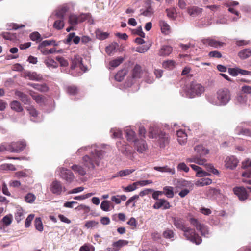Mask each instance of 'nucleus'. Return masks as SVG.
<instances>
[{"mask_svg":"<svg viewBox=\"0 0 251 251\" xmlns=\"http://www.w3.org/2000/svg\"><path fill=\"white\" fill-rule=\"evenodd\" d=\"M27 85L42 92H47L49 89L48 87L46 84H40L29 83Z\"/></svg>","mask_w":251,"mask_h":251,"instance_id":"obj_32","label":"nucleus"},{"mask_svg":"<svg viewBox=\"0 0 251 251\" xmlns=\"http://www.w3.org/2000/svg\"><path fill=\"white\" fill-rule=\"evenodd\" d=\"M159 26L162 33L168 35L171 32V28L168 24L164 20L159 22Z\"/></svg>","mask_w":251,"mask_h":251,"instance_id":"obj_28","label":"nucleus"},{"mask_svg":"<svg viewBox=\"0 0 251 251\" xmlns=\"http://www.w3.org/2000/svg\"><path fill=\"white\" fill-rule=\"evenodd\" d=\"M212 182V180L210 178L203 177L196 182V185L198 186H204L206 185H209Z\"/></svg>","mask_w":251,"mask_h":251,"instance_id":"obj_36","label":"nucleus"},{"mask_svg":"<svg viewBox=\"0 0 251 251\" xmlns=\"http://www.w3.org/2000/svg\"><path fill=\"white\" fill-rule=\"evenodd\" d=\"M44 63L49 69H56L58 67L57 62L50 57H47L44 60Z\"/></svg>","mask_w":251,"mask_h":251,"instance_id":"obj_31","label":"nucleus"},{"mask_svg":"<svg viewBox=\"0 0 251 251\" xmlns=\"http://www.w3.org/2000/svg\"><path fill=\"white\" fill-rule=\"evenodd\" d=\"M135 171V169L122 170L118 172L114 177H124L129 175Z\"/></svg>","mask_w":251,"mask_h":251,"instance_id":"obj_39","label":"nucleus"},{"mask_svg":"<svg viewBox=\"0 0 251 251\" xmlns=\"http://www.w3.org/2000/svg\"><path fill=\"white\" fill-rule=\"evenodd\" d=\"M203 44L205 45L210 46L211 47L218 48L223 46L224 43L220 42L219 41L216 40L215 39L213 38H206L204 39L202 41Z\"/></svg>","mask_w":251,"mask_h":251,"instance_id":"obj_18","label":"nucleus"},{"mask_svg":"<svg viewBox=\"0 0 251 251\" xmlns=\"http://www.w3.org/2000/svg\"><path fill=\"white\" fill-rule=\"evenodd\" d=\"M15 95L19 98H20L21 100L25 104H26L27 103L28 99L27 96L26 94L23 93L22 92L16 91L15 92Z\"/></svg>","mask_w":251,"mask_h":251,"instance_id":"obj_44","label":"nucleus"},{"mask_svg":"<svg viewBox=\"0 0 251 251\" xmlns=\"http://www.w3.org/2000/svg\"><path fill=\"white\" fill-rule=\"evenodd\" d=\"M176 136L178 143L181 145H184L187 140V135L183 130H179L177 131Z\"/></svg>","mask_w":251,"mask_h":251,"instance_id":"obj_21","label":"nucleus"},{"mask_svg":"<svg viewBox=\"0 0 251 251\" xmlns=\"http://www.w3.org/2000/svg\"><path fill=\"white\" fill-rule=\"evenodd\" d=\"M172 48L168 45H163L160 48L158 54L162 56H166L170 55L172 52Z\"/></svg>","mask_w":251,"mask_h":251,"instance_id":"obj_24","label":"nucleus"},{"mask_svg":"<svg viewBox=\"0 0 251 251\" xmlns=\"http://www.w3.org/2000/svg\"><path fill=\"white\" fill-rule=\"evenodd\" d=\"M251 55V50L245 49L241 50L238 53V56L241 59H245Z\"/></svg>","mask_w":251,"mask_h":251,"instance_id":"obj_38","label":"nucleus"},{"mask_svg":"<svg viewBox=\"0 0 251 251\" xmlns=\"http://www.w3.org/2000/svg\"><path fill=\"white\" fill-rule=\"evenodd\" d=\"M99 224V222L94 220L88 221L85 224V226L87 228H92L96 226Z\"/></svg>","mask_w":251,"mask_h":251,"instance_id":"obj_61","label":"nucleus"},{"mask_svg":"<svg viewBox=\"0 0 251 251\" xmlns=\"http://www.w3.org/2000/svg\"><path fill=\"white\" fill-rule=\"evenodd\" d=\"M34 225L36 229L41 232L43 230V224L40 218H36L34 221Z\"/></svg>","mask_w":251,"mask_h":251,"instance_id":"obj_52","label":"nucleus"},{"mask_svg":"<svg viewBox=\"0 0 251 251\" xmlns=\"http://www.w3.org/2000/svg\"><path fill=\"white\" fill-rule=\"evenodd\" d=\"M30 38L33 41H37L40 40L41 35L38 32H34L30 34Z\"/></svg>","mask_w":251,"mask_h":251,"instance_id":"obj_63","label":"nucleus"},{"mask_svg":"<svg viewBox=\"0 0 251 251\" xmlns=\"http://www.w3.org/2000/svg\"><path fill=\"white\" fill-rule=\"evenodd\" d=\"M72 64L71 65V69H75L76 67H79L80 69L85 72V70H83V68H85L82 64V59L78 55H75L74 57L72 58Z\"/></svg>","mask_w":251,"mask_h":251,"instance_id":"obj_17","label":"nucleus"},{"mask_svg":"<svg viewBox=\"0 0 251 251\" xmlns=\"http://www.w3.org/2000/svg\"><path fill=\"white\" fill-rule=\"evenodd\" d=\"M13 216L12 214H10L3 217L2 219V222L5 226H8L11 224Z\"/></svg>","mask_w":251,"mask_h":251,"instance_id":"obj_51","label":"nucleus"},{"mask_svg":"<svg viewBox=\"0 0 251 251\" xmlns=\"http://www.w3.org/2000/svg\"><path fill=\"white\" fill-rule=\"evenodd\" d=\"M238 163V160L235 156H227L225 160V166L227 169L233 170L237 166Z\"/></svg>","mask_w":251,"mask_h":251,"instance_id":"obj_13","label":"nucleus"},{"mask_svg":"<svg viewBox=\"0 0 251 251\" xmlns=\"http://www.w3.org/2000/svg\"><path fill=\"white\" fill-rule=\"evenodd\" d=\"M137 182H134L132 184L129 185L124 188V190L126 192H132L137 188Z\"/></svg>","mask_w":251,"mask_h":251,"instance_id":"obj_59","label":"nucleus"},{"mask_svg":"<svg viewBox=\"0 0 251 251\" xmlns=\"http://www.w3.org/2000/svg\"><path fill=\"white\" fill-rule=\"evenodd\" d=\"M162 66L165 69L171 70L174 68L175 62L173 60H168L163 62Z\"/></svg>","mask_w":251,"mask_h":251,"instance_id":"obj_49","label":"nucleus"},{"mask_svg":"<svg viewBox=\"0 0 251 251\" xmlns=\"http://www.w3.org/2000/svg\"><path fill=\"white\" fill-rule=\"evenodd\" d=\"M202 9L201 8H199L196 6H193L189 8L187 10V11L191 16L195 17L201 14L202 13Z\"/></svg>","mask_w":251,"mask_h":251,"instance_id":"obj_30","label":"nucleus"},{"mask_svg":"<svg viewBox=\"0 0 251 251\" xmlns=\"http://www.w3.org/2000/svg\"><path fill=\"white\" fill-rule=\"evenodd\" d=\"M56 60L59 63L61 67H67L69 65L68 61L62 57L57 56Z\"/></svg>","mask_w":251,"mask_h":251,"instance_id":"obj_58","label":"nucleus"},{"mask_svg":"<svg viewBox=\"0 0 251 251\" xmlns=\"http://www.w3.org/2000/svg\"><path fill=\"white\" fill-rule=\"evenodd\" d=\"M74 172L80 176H83L86 174V170L80 165H74L71 167Z\"/></svg>","mask_w":251,"mask_h":251,"instance_id":"obj_27","label":"nucleus"},{"mask_svg":"<svg viewBox=\"0 0 251 251\" xmlns=\"http://www.w3.org/2000/svg\"><path fill=\"white\" fill-rule=\"evenodd\" d=\"M163 235V237L166 239L173 240V238L175 236V233L173 230L170 229H167L164 231Z\"/></svg>","mask_w":251,"mask_h":251,"instance_id":"obj_55","label":"nucleus"},{"mask_svg":"<svg viewBox=\"0 0 251 251\" xmlns=\"http://www.w3.org/2000/svg\"><path fill=\"white\" fill-rule=\"evenodd\" d=\"M166 12L167 16L169 18L172 20L176 19L177 16V13L175 8H167L166 9Z\"/></svg>","mask_w":251,"mask_h":251,"instance_id":"obj_40","label":"nucleus"},{"mask_svg":"<svg viewBox=\"0 0 251 251\" xmlns=\"http://www.w3.org/2000/svg\"><path fill=\"white\" fill-rule=\"evenodd\" d=\"M172 219L174 226L183 232V235L187 240L196 245L201 243V237L196 233L195 230L185 226V220L183 219L178 217H172Z\"/></svg>","mask_w":251,"mask_h":251,"instance_id":"obj_3","label":"nucleus"},{"mask_svg":"<svg viewBox=\"0 0 251 251\" xmlns=\"http://www.w3.org/2000/svg\"><path fill=\"white\" fill-rule=\"evenodd\" d=\"M15 143H11L10 144H2L0 145V152L7 151L12 152H19L22 149L17 147Z\"/></svg>","mask_w":251,"mask_h":251,"instance_id":"obj_11","label":"nucleus"},{"mask_svg":"<svg viewBox=\"0 0 251 251\" xmlns=\"http://www.w3.org/2000/svg\"><path fill=\"white\" fill-rule=\"evenodd\" d=\"M41 43L42 44V45L45 46H48L50 45H52L54 46H57L58 45V44L56 43V41L54 40H44Z\"/></svg>","mask_w":251,"mask_h":251,"instance_id":"obj_62","label":"nucleus"},{"mask_svg":"<svg viewBox=\"0 0 251 251\" xmlns=\"http://www.w3.org/2000/svg\"><path fill=\"white\" fill-rule=\"evenodd\" d=\"M124 61V58L122 57H119L109 62V65L111 67L116 68L121 64Z\"/></svg>","mask_w":251,"mask_h":251,"instance_id":"obj_47","label":"nucleus"},{"mask_svg":"<svg viewBox=\"0 0 251 251\" xmlns=\"http://www.w3.org/2000/svg\"><path fill=\"white\" fill-rule=\"evenodd\" d=\"M231 99V92L226 88L219 89L215 95L208 94L206 96V99L209 103L218 107L226 106Z\"/></svg>","mask_w":251,"mask_h":251,"instance_id":"obj_2","label":"nucleus"},{"mask_svg":"<svg viewBox=\"0 0 251 251\" xmlns=\"http://www.w3.org/2000/svg\"><path fill=\"white\" fill-rule=\"evenodd\" d=\"M158 127L156 126H151L149 129L148 136L150 138H157L158 135L159 134Z\"/></svg>","mask_w":251,"mask_h":251,"instance_id":"obj_22","label":"nucleus"},{"mask_svg":"<svg viewBox=\"0 0 251 251\" xmlns=\"http://www.w3.org/2000/svg\"><path fill=\"white\" fill-rule=\"evenodd\" d=\"M56 19L53 24V27L57 30L62 29L64 26V18L56 17Z\"/></svg>","mask_w":251,"mask_h":251,"instance_id":"obj_35","label":"nucleus"},{"mask_svg":"<svg viewBox=\"0 0 251 251\" xmlns=\"http://www.w3.org/2000/svg\"><path fill=\"white\" fill-rule=\"evenodd\" d=\"M23 76L25 78H28L31 80L39 81L43 78L42 75L35 72L25 71L23 74Z\"/></svg>","mask_w":251,"mask_h":251,"instance_id":"obj_16","label":"nucleus"},{"mask_svg":"<svg viewBox=\"0 0 251 251\" xmlns=\"http://www.w3.org/2000/svg\"><path fill=\"white\" fill-rule=\"evenodd\" d=\"M125 132L128 141L134 143L137 140L135 132L130 127H126L125 130Z\"/></svg>","mask_w":251,"mask_h":251,"instance_id":"obj_20","label":"nucleus"},{"mask_svg":"<svg viewBox=\"0 0 251 251\" xmlns=\"http://www.w3.org/2000/svg\"><path fill=\"white\" fill-rule=\"evenodd\" d=\"M11 108L17 112H21L23 109L21 103L18 101H13L10 104Z\"/></svg>","mask_w":251,"mask_h":251,"instance_id":"obj_45","label":"nucleus"},{"mask_svg":"<svg viewBox=\"0 0 251 251\" xmlns=\"http://www.w3.org/2000/svg\"><path fill=\"white\" fill-rule=\"evenodd\" d=\"M186 161L190 163L194 162L200 165H204L207 171L216 176L219 175V172L214 168L212 164L206 163V160L205 159L201 158L199 156H193L191 158H187Z\"/></svg>","mask_w":251,"mask_h":251,"instance_id":"obj_5","label":"nucleus"},{"mask_svg":"<svg viewBox=\"0 0 251 251\" xmlns=\"http://www.w3.org/2000/svg\"><path fill=\"white\" fill-rule=\"evenodd\" d=\"M89 16V14H81L78 16L74 14H71L69 17L68 22L72 26L75 25L79 23L85 21Z\"/></svg>","mask_w":251,"mask_h":251,"instance_id":"obj_9","label":"nucleus"},{"mask_svg":"<svg viewBox=\"0 0 251 251\" xmlns=\"http://www.w3.org/2000/svg\"><path fill=\"white\" fill-rule=\"evenodd\" d=\"M68 10V7L67 6H64L56 11L55 16L56 17L64 18L65 13Z\"/></svg>","mask_w":251,"mask_h":251,"instance_id":"obj_43","label":"nucleus"},{"mask_svg":"<svg viewBox=\"0 0 251 251\" xmlns=\"http://www.w3.org/2000/svg\"><path fill=\"white\" fill-rule=\"evenodd\" d=\"M127 244L128 242L126 240H119L112 244V247L111 248L113 251H118L122 247Z\"/></svg>","mask_w":251,"mask_h":251,"instance_id":"obj_33","label":"nucleus"},{"mask_svg":"<svg viewBox=\"0 0 251 251\" xmlns=\"http://www.w3.org/2000/svg\"><path fill=\"white\" fill-rule=\"evenodd\" d=\"M23 210L21 207L17 208L15 214V218L16 221L19 223L23 219Z\"/></svg>","mask_w":251,"mask_h":251,"instance_id":"obj_48","label":"nucleus"},{"mask_svg":"<svg viewBox=\"0 0 251 251\" xmlns=\"http://www.w3.org/2000/svg\"><path fill=\"white\" fill-rule=\"evenodd\" d=\"M36 199V196L32 193H28L24 197L25 201L30 204L34 203Z\"/></svg>","mask_w":251,"mask_h":251,"instance_id":"obj_41","label":"nucleus"},{"mask_svg":"<svg viewBox=\"0 0 251 251\" xmlns=\"http://www.w3.org/2000/svg\"><path fill=\"white\" fill-rule=\"evenodd\" d=\"M60 177L68 183H71L75 178L74 174L69 169L62 167L60 168Z\"/></svg>","mask_w":251,"mask_h":251,"instance_id":"obj_10","label":"nucleus"},{"mask_svg":"<svg viewBox=\"0 0 251 251\" xmlns=\"http://www.w3.org/2000/svg\"><path fill=\"white\" fill-rule=\"evenodd\" d=\"M153 169L161 173H168L171 175H174L175 174V169L173 168H170L167 165L162 167L155 166L154 167Z\"/></svg>","mask_w":251,"mask_h":251,"instance_id":"obj_25","label":"nucleus"},{"mask_svg":"<svg viewBox=\"0 0 251 251\" xmlns=\"http://www.w3.org/2000/svg\"><path fill=\"white\" fill-rule=\"evenodd\" d=\"M194 151L200 157L204 156L209 153V150L205 148L201 145L196 146L194 147Z\"/></svg>","mask_w":251,"mask_h":251,"instance_id":"obj_23","label":"nucleus"},{"mask_svg":"<svg viewBox=\"0 0 251 251\" xmlns=\"http://www.w3.org/2000/svg\"><path fill=\"white\" fill-rule=\"evenodd\" d=\"M26 109L28 111L29 114L31 116V120L34 122H39V120L38 119V113L37 110L31 105L26 107Z\"/></svg>","mask_w":251,"mask_h":251,"instance_id":"obj_26","label":"nucleus"},{"mask_svg":"<svg viewBox=\"0 0 251 251\" xmlns=\"http://www.w3.org/2000/svg\"><path fill=\"white\" fill-rule=\"evenodd\" d=\"M118 47L117 43H113L106 48L105 51L109 55H112L115 52Z\"/></svg>","mask_w":251,"mask_h":251,"instance_id":"obj_37","label":"nucleus"},{"mask_svg":"<svg viewBox=\"0 0 251 251\" xmlns=\"http://www.w3.org/2000/svg\"><path fill=\"white\" fill-rule=\"evenodd\" d=\"M109 33L106 32H102L100 30L96 32V35L97 39L103 40L107 39L109 36Z\"/></svg>","mask_w":251,"mask_h":251,"instance_id":"obj_46","label":"nucleus"},{"mask_svg":"<svg viewBox=\"0 0 251 251\" xmlns=\"http://www.w3.org/2000/svg\"><path fill=\"white\" fill-rule=\"evenodd\" d=\"M126 74V70H122L119 71L115 75V80L119 82L122 81L124 79Z\"/></svg>","mask_w":251,"mask_h":251,"instance_id":"obj_42","label":"nucleus"},{"mask_svg":"<svg viewBox=\"0 0 251 251\" xmlns=\"http://www.w3.org/2000/svg\"><path fill=\"white\" fill-rule=\"evenodd\" d=\"M0 169L3 170H11V171H15L16 170L15 167L11 164H4L0 165Z\"/></svg>","mask_w":251,"mask_h":251,"instance_id":"obj_57","label":"nucleus"},{"mask_svg":"<svg viewBox=\"0 0 251 251\" xmlns=\"http://www.w3.org/2000/svg\"><path fill=\"white\" fill-rule=\"evenodd\" d=\"M204 90V87L201 84L192 82L189 87H184L180 93L183 97L192 98L201 96Z\"/></svg>","mask_w":251,"mask_h":251,"instance_id":"obj_4","label":"nucleus"},{"mask_svg":"<svg viewBox=\"0 0 251 251\" xmlns=\"http://www.w3.org/2000/svg\"><path fill=\"white\" fill-rule=\"evenodd\" d=\"M177 170L179 171H183L187 173L189 171V168L184 162L179 163L177 167Z\"/></svg>","mask_w":251,"mask_h":251,"instance_id":"obj_60","label":"nucleus"},{"mask_svg":"<svg viewBox=\"0 0 251 251\" xmlns=\"http://www.w3.org/2000/svg\"><path fill=\"white\" fill-rule=\"evenodd\" d=\"M236 102L239 104H245L247 101V98L245 96L238 95L235 99Z\"/></svg>","mask_w":251,"mask_h":251,"instance_id":"obj_54","label":"nucleus"},{"mask_svg":"<svg viewBox=\"0 0 251 251\" xmlns=\"http://www.w3.org/2000/svg\"><path fill=\"white\" fill-rule=\"evenodd\" d=\"M158 143L160 147L163 148L169 143V137L165 132L160 131L158 135Z\"/></svg>","mask_w":251,"mask_h":251,"instance_id":"obj_15","label":"nucleus"},{"mask_svg":"<svg viewBox=\"0 0 251 251\" xmlns=\"http://www.w3.org/2000/svg\"><path fill=\"white\" fill-rule=\"evenodd\" d=\"M72 41H73L75 44H78L80 41V38L79 36H75V33H70L67 36L66 42L69 43Z\"/></svg>","mask_w":251,"mask_h":251,"instance_id":"obj_34","label":"nucleus"},{"mask_svg":"<svg viewBox=\"0 0 251 251\" xmlns=\"http://www.w3.org/2000/svg\"><path fill=\"white\" fill-rule=\"evenodd\" d=\"M134 143V148L139 153H144L148 149V145L143 139H137Z\"/></svg>","mask_w":251,"mask_h":251,"instance_id":"obj_12","label":"nucleus"},{"mask_svg":"<svg viewBox=\"0 0 251 251\" xmlns=\"http://www.w3.org/2000/svg\"><path fill=\"white\" fill-rule=\"evenodd\" d=\"M112 137L116 138H120L122 136V132L121 130L117 128H112L110 130Z\"/></svg>","mask_w":251,"mask_h":251,"instance_id":"obj_53","label":"nucleus"},{"mask_svg":"<svg viewBox=\"0 0 251 251\" xmlns=\"http://www.w3.org/2000/svg\"><path fill=\"white\" fill-rule=\"evenodd\" d=\"M171 205L168 201L164 199H160L155 202L153 208L155 209H158L162 207L164 210L169 209Z\"/></svg>","mask_w":251,"mask_h":251,"instance_id":"obj_19","label":"nucleus"},{"mask_svg":"<svg viewBox=\"0 0 251 251\" xmlns=\"http://www.w3.org/2000/svg\"><path fill=\"white\" fill-rule=\"evenodd\" d=\"M233 192L240 201H244L248 198V193L243 187H236L233 188Z\"/></svg>","mask_w":251,"mask_h":251,"instance_id":"obj_14","label":"nucleus"},{"mask_svg":"<svg viewBox=\"0 0 251 251\" xmlns=\"http://www.w3.org/2000/svg\"><path fill=\"white\" fill-rule=\"evenodd\" d=\"M110 202L108 201L105 200L101 202L100 204L101 209L104 211H109Z\"/></svg>","mask_w":251,"mask_h":251,"instance_id":"obj_56","label":"nucleus"},{"mask_svg":"<svg viewBox=\"0 0 251 251\" xmlns=\"http://www.w3.org/2000/svg\"><path fill=\"white\" fill-rule=\"evenodd\" d=\"M117 148L122 153L128 158L133 160L134 156V152L130 149L129 146L123 144L122 142L120 141L116 143Z\"/></svg>","mask_w":251,"mask_h":251,"instance_id":"obj_8","label":"nucleus"},{"mask_svg":"<svg viewBox=\"0 0 251 251\" xmlns=\"http://www.w3.org/2000/svg\"><path fill=\"white\" fill-rule=\"evenodd\" d=\"M164 194L169 198H173L174 196L173 189L172 187L165 186L163 188Z\"/></svg>","mask_w":251,"mask_h":251,"instance_id":"obj_50","label":"nucleus"},{"mask_svg":"<svg viewBox=\"0 0 251 251\" xmlns=\"http://www.w3.org/2000/svg\"><path fill=\"white\" fill-rule=\"evenodd\" d=\"M50 190L53 194L59 196L64 193L66 189L60 181L55 180L51 183Z\"/></svg>","mask_w":251,"mask_h":251,"instance_id":"obj_7","label":"nucleus"},{"mask_svg":"<svg viewBox=\"0 0 251 251\" xmlns=\"http://www.w3.org/2000/svg\"><path fill=\"white\" fill-rule=\"evenodd\" d=\"M144 72L142 69L141 67L137 64L136 65L132 72V76L134 78H139L142 77Z\"/></svg>","mask_w":251,"mask_h":251,"instance_id":"obj_29","label":"nucleus"},{"mask_svg":"<svg viewBox=\"0 0 251 251\" xmlns=\"http://www.w3.org/2000/svg\"><path fill=\"white\" fill-rule=\"evenodd\" d=\"M83 151L90 153V155H86L82 158V163L85 167L89 170H94L99 167L103 158L104 151L100 150L97 145L86 146L79 149L77 152L80 153Z\"/></svg>","mask_w":251,"mask_h":251,"instance_id":"obj_1","label":"nucleus"},{"mask_svg":"<svg viewBox=\"0 0 251 251\" xmlns=\"http://www.w3.org/2000/svg\"><path fill=\"white\" fill-rule=\"evenodd\" d=\"M251 167V159H247L242 162V168L245 169Z\"/></svg>","mask_w":251,"mask_h":251,"instance_id":"obj_64","label":"nucleus"},{"mask_svg":"<svg viewBox=\"0 0 251 251\" xmlns=\"http://www.w3.org/2000/svg\"><path fill=\"white\" fill-rule=\"evenodd\" d=\"M190 224L194 226L197 230L199 231L203 236L208 237L210 234V231L208 226L203 224H201L199 221L192 218L189 220Z\"/></svg>","mask_w":251,"mask_h":251,"instance_id":"obj_6","label":"nucleus"}]
</instances>
